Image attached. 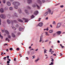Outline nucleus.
<instances>
[{
  "instance_id": "39",
  "label": "nucleus",
  "mask_w": 65,
  "mask_h": 65,
  "mask_svg": "<svg viewBox=\"0 0 65 65\" xmlns=\"http://www.w3.org/2000/svg\"><path fill=\"white\" fill-rule=\"evenodd\" d=\"M54 52V51H52V52H51V54H53Z\"/></svg>"
},
{
  "instance_id": "14",
  "label": "nucleus",
  "mask_w": 65,
  "mask_h": 65,
  "mask_svg": "<svg viewBox=\"0 0 65 65\" xmlns=\"http://www.w3.org/2000/svg\"><path fill=\"white\" fill-rule=\"evenodd\" d=\"M27 2L29 4L31 3L32 2V1L31 0H27Z\"/></svg>"
},
{
  "instance_id": "40",
  "label": "nucleus",
  "mask_w": 65,
  "mask_h": 65,
  "mask_svg": "<svg viewBox=\"0 0 65 65\" xmlns=\"http://www.w3.org/2000/svg\"><path fill=\"white\" fill-rule=\"evenodd\" d=\"M48 40H46L44 42H48Z\"/></svg>"
},
{
  "instance_id": "31",
  "label": "nucleus",
  "mask_w": 65,
  "mask_h": 65,
  "mask_svg": "<svg viewBox=\"0 0 65 65\" xmlns=\"http://www.w3.org/2000/svg\"><path fill=\"white\" fill-rule=\"evenodd\" d=\"M12 28H13L14 29V30H16V28H15V27H14L13 26H12Z\"/></svg>"
},
{
  "instance_id": "48",
  "label": "nucleus",
  "mask_w": 65,
  "mask_h": 65,
  "mask_svg": "<svg viewBox=\"0 0 65 65\" xmlns=\"http://www.w3.org/2000/svg\"><path fill=\"white\" fill-rule=\"evenodd\" d=\"M51 65H53L54 64V63L53 62H51Z\"/></svg>"
},
{
  "instance_id": "17",
  "label": "nucleus",
  "mask_w": 65,
  "mask_h": 65,
  "mask_svg": "<svg viewBox=\"0 0 65 65\" xmlns=\"http://www.w3.org/2000/svg\"><path fill=\"white\" fill-rule=\"evenodd\" d=\"M7 4L8 6H10V3L9 2H7Z\"/></svg>"
},
{
  "instance_id": "43",
  "label": "nucleus",
  "mask_w": 65,
  "mask_h": 65,
  "mask_svg": "<svg viewBox=\"0 0 65 65\" xmlns=\"http://www.w3.org/2000/svg\"><path fill=\"white\" fill-rule=\"evenodd\" d=\"M41 20V18H39V20H38V21H39V22H40V20Z\"/></svg>"
},
{
  "instance_id": "6",
  "label": "nucleus",
  "mask_w": 65,
  "mask_h": 65,
  "mask_svg": "<svg viewBox=\"0 0 65 65\" xmlns=\"http://www.w3.org/2000/svg\"><path fill=\"white\" fill-rule=\"evenodd\" d=\"M38 26L40 27H42L43 25V23H40L38 24Z\"/></svg>"
},
{
  "instance_id": "41",
  "label": "nucleus",
  "mask_w": 65,
  "mask_h": 65,
  "mask_svg": "<svg viewBox=\"0 0 65 65\" xmlns=\"http://www.w3.org/2000/svg\"><path fill=\"white\" fill-rule=\"evenodd\" d=\"M32 58L33 59H35V55H34L32 56Z\"/></svg>"
},
{
  "instance_id": "20",
  "label": "nucleus",
  "mask_w": 65,
  "mask_h": 65,
  "mask_svg": "<svg viewBox=\"0 0 65 65\" xmlns=\"http://www.w3.org/2000/svg\"><path fill=\"white\" fill-rule=\"evenodd\" d=\"M12 36L13 37H15V36L13 34H12Z\"/></svg>"
},
{
  "instance_id": "29",
  "label": "nucleus",
  "mask_w": 65,
  "mask_h": 65,
  "mask_svg": "<svg viewBox=\"0 0 65 65\" xmlns=\"http://www.w3.org/2000/svg\"><path fill=\"white\" fill-rule=\"evenodd\" d=\"M34 15H32L31 16V19H33V18H34Z\"/></svg>"
},
{
  "instance_id": "58",
  "label": "nucleus",
  "mask_w": 65,
  "mask_h": 65,
  "mask_svg": "<svg viewBox=\"0 0 65 65\" xmlns=\"http://www.w3.org/2000/svg\"><path fill=\"white\" fill-rule=\"evenodd\" d=\"M7 58H9V56H7Z\"/></svg>"
},
{
  "instance_id": "47",
  "label": "nucleus",
  "mask_w": 65,
  "mask_h": 65,
  "mask_svg": "<svg viewBox=\"0 0 65 65\" xmlns=\"http://www.w3.org/2000/svg\"><path fill=\"white\" fill-rule=\"evenodd\" d=\"M42 2L43 3H44V2H45V1L44 0H42Z\"/></svg>"
},
{
  "instance_id": "64",
  "label": "nucleus",
  "mask_w": 65,
  "mask_h": 65,
  "mask_svg": "<svg viewBox=\"0 0 65 65\" xmlns=\"http://www.w3.org/2000/svg\"><path fill=\"white\" fill-rule=\"evenodd\" d=\"M27 53H28V54H29L30 53V52H29V51H27Z\"/></svg>"
},
{
  "instance_id": "57",
  "label": "nucleus",
  "mask_w": 65,
  "mask_h": 65,
  "mask_svg": "<svg viewBox=\"0 0 65 65\" xmlns=\"http://www.w3.org/2000/svg\"><path fill=\"white\" fill-rule=\"evenodd\" d=\"M57 42L58 43H60V42L59 40L57 41Z\"/></svg>"
},
{
  "instance_id": "4",
  "label": "nucleus",
  "mask_w": 65,
  "mask_h": 65,
  "mask_svg": "<svg viewBox=\"0 0 65 65\" xmlns=\"http://www.w3.org/2000/svg\"><path fill=\"white\" fill-rule=\"evenodd\" d=\"M0 17L3 19H5L6 18V17L5 15L2 14L0 15Z\"/></svg>"
},
{
  "instance_id": "9",
  "label": "nucleus",
  "mask_w": 65,
  "mask_h": 65,
  "mask_svg": "<svg viewBox=\"0 0 65 65\" xmlns=\"http://www.w3.org/2000/svg\"><path fill=\"white\" fill-rule=\"evenodd\" d=\"M7 59L8 60H8L7 61V64H9V63H10V61H11V60H10V59L9 58H8Z\"/></svg>"
},
{
  "instance_id": "32",
  "label": "nucleus",
  "mask_w": 65,
  "mask_h": 65,
  "mask_svg": "<svg viewBox=\"0 0 65 65\" xmlns=\"http://www.w3.org/2000/svg\"><path fill=\"white\" fill-rule=\"evenodd\" d=\"M60 46H61V47L62 48H63L64 47V46H62V44H60Z\"/></svg>"
},
{
  "instance_id": "36",
  "label": "nucleus",
  "mask_w": 65,
  "mask_h": 65,
  "mask_svg": "<svg viewBox=\"0 0 65 65\" xmlns=\"http://www.w3.org/2000/svg\"><path fill=\"white\" fill-rule=\"evenodd\" d=\"M6 57H5L3 58L4 60H6Z\"/></svg>"
},
{
  "instance_id": "30",
  "label": "nucleus",
  "mask_w": 65,
  "mask_h": 65,
  "mask_svg": "<svg viewBox=\"0 0 65 65\" xmlns=\"http://www.w3.org/2000/svg\"><path fill=\"white\" fill-rule=\"evenodd\" d=\"M63 7L64 6H63V5H61L60 6V7H61V8H63Z\"/></svg>"
},
{
  "instance_id": "42",
  "label": "nucleus",
  "mask_w": 65,
  "mask_h": 65,
  "mask_svg": "<svg viewBox=\"0 0 65 65\" xmlns=\"http://www.w3.org/2000/svg\"><path fill=\"white\" fill-rule=\"evenodd\" d=\"M18 27H19V25H18L17 24L16 25V28H18Z\"/></svg>"
},
{
  "instance_id": "24",
  "label": "nucleus",
  "mask_w": 65,
  "mask_h": 65,
  "mask_svg": "<svg viewBox=\"0 0 65 65\" xmlns=\"http://www.w3.org/2000/svg\"><path fill=\"white\" fill-rule=\"evenodd\" d=\"M13 23H17V21L16 20H14L12 22L11 24H12Z\"/></svg>"
},
{
  "instance_id": "18",
  "label": "nucleus",
  "mask_w": 65,
  "mask_h": 65,
  "mask_svg": "<svg viewBox=\"0 0 65 65\" xmlns=\"http://www.w3.org/2000/svg\"><path fill=\"white\" fill-rule=\"evenodd\" d=\"M5 32H6V34H7L8 35L9 34L8 31L7 30H6L5 31Z\"/></svg>"
},
{
  "instance_id": "44",
  "label": "nucleus",
  "mask_w": 65,
  "mask_h": 65,
  "mask_svg": "<svg viewBox=\"0 0 65 65\" xmlns=\"http://www.w3.org/2000/svg\"><path fill=\"white\" fill-rule=\"evenodd\" d=\"M9 50L12 51V48H10L9 49Z\"/></svg>"
},
{
  "instance_id": "7",
  "label": "nucleus",
  "mask_w": 65,
  "mask_h": 65,
  "mask_svg": "<svg viewBox=\"0 0 65 65\" xmlns=\"http://www.w3.org/2000/svg\"><path fill=\"white\" fill-rule=\"evenodd\" d=\"M23 20H24L25 23H27V22H28V19L23 18Z\"/></svg>"
},
{
  "instance_id": "3",
  "label": "nucleus",
  "mask_w": 65,
  "mask_h": 65,
  "mask_svg": "<svg viewBox=\"0 0 65 65\" xmlns=\"http://www.w3.org/2000/svg\"><path fill=\"white\" fill-rule=\"evenodd\" d=\"M36 5L37 6L38 8V9H39L40 8V7L37 5L35 4H34L32 5V6L33 7H36Z\"/></svg>"
},
{
  "instance_id": "19",
  "label": "nucleus",
  "mask_w": 65,
  "mask_h": 65,
  "mask_svg": "<svg viewBox=\"0 0 65 65\" xmlns=\"http://www.w3.org/2000/svg\"><path fill=\"white\" fill-rule=\"evenodd\" d=\"M18 20L19 22H23V21L22 20H21V19H18Z\"/></svg>"
},
{
  "instance_id": "55",
  "label": "nucleus",
  "mask_w": 65,
  "mask_h": 65,
  "mask_svg": "<svg viewBox=\"0 0 65 65\" xmlns=\"http://www.w3.org/2000/svg\"><path fill=\"white\" fill-rule=\"evenodd\" d=\"M53 24H55V22L54 21L53 22Z\"/></svg>"
},
{
  "instance_id": "56",
  "label": "nucleus",
  "mask_w": 65,
  "mask_h": 65,
  "mask_svg": "<svg viewBox=\"0 0 65 65\" xmlns=\"http://www.w3.org/2000/svg\"><path fill=\"white\" fill-rule=\"evenodd\" d=\"M14 61H16V59H15V58H14Z\"/></svg>"
},
{
  "instance_id": "5",
  "label": "nucleus",
  "mask_w": 65,
  "mask_h": 65,
  "mask_svg": "<svg viewBox=\"0 0 65 65\" xmlns=\"http://www.w3.org/2000/svg\"><path fill=\"white\" fill-rule=\"evenodd\" d=\"M61 23H58L57 24V28H59V27H61Z\"/></svg>"
},
{
  "instance_id": "22",
  "label": "nucleus",
  "mask_w": 65,
  "mask_h": 65,
  "mask_svg": "<svg viewBox=\"0 0 65 65\" xmlns=\"http://www.w3.org/2000/svg\"><path fill=\"white\" fill-rule=\"evenodd\" d=\"M7 22L8 24H10V20H7Z\"/></svg>"
},
{
  "instance_id": "26",
  "label": "nucleus",
  "mask_w": 65,
  "mask_h": 65,
  "mask_svg": "<svg viewBox=\"0 0 65 65\" xmlns=\"http://www.w3.org/2000/svg\"><path fill=\"white\" fill-rule=\"evenodd\" d=\"M18 11L19 12V13H21L22 12V11H21V9H19V10Z\"/></svg>"
},
{
  "instance_id": "63",
  "label": "nucleus",
  "mask_w": 65,
  "mask_h": 65,
  "mask_svg": "<svg viewBox=\"0 0 65 65\" xmlns=\"http://www.w3.org/2000/svg\"><path fill=\"white\" fill-rule=\"evenodd\" d=\"M6 51L7 52H8V51H9L8 49H7Z\"/></svg>"
},
{
  "instance_id": "12",
  "label": "nucleus",
  "mask_w": 65,
  "mask_h": 65,
  "mask_svg": "<svg viewBox=\"0 0 65 65\" xmlns=\"http://www.w3.org/2000/svg\"><path fill=\"white\" fill-rule=\"evenodd\" d=\"M54 32V30H50L49 31V32L50 33H53Z\"/></svg>"
},
{
  "instance_id": "10",
  "label": "nucleus",
  "mask_w": 65,
  "mask_h": 65,
  "mask_svg": "<svg viewBox=\"0 0 65 65\" xmlns=\"http://www.w3.org/2000/svg\"><path fill=\"white\" fill-rule=\"evenodd\" d=\"M57 34L58 35H60L61 33V31H58L57 32Z\"/></svg>"
},
{
  "instance_id": "15",
  "label": "nucleus",
  "mask_w": 65,
  "mask_h": 65,
  "mask_svg": "<svg viewBox=\"0 0 65 65\" xmlns=\"http://www.w3.org/2000/svg\"><path fill=\"white\" fill-rule=\"evenodd\" d=\"M0 11L1 13L3 12V8H2L0 9Z\"/></svg>"
},
{
  "instance_id": "25",
  "label": "nucleus",
  "mask_w": 65,
  "mask_h": 65,
  "mask_svg": "<svg viewBox=\"0 0 65 65\" xmlns=\"http://www.w3.org/2000/svg\"><path fill=\"white\" fill-rule=\"evenodd\" d=\"M45 35H47V36H49V35H48V33L47 32H45Z\"/></svg>"
},
{
  "instance_id": "16",
  "label": "nucleus",
  "mask_w": 65,
  "mask_h": 65,
  "mask_svg": "<svg viewBox=\"0 0 65 65\" xmlns=\"http://www.w3.org/2000/svg\"><path fill=\"white\" fill-rule=\"evenodd\" d=\"M43 37V36H41V37H40V39L39 41L40 42L41 41V39H42V38H43V37Z\"/></svg>"
},
{
  "instance_id": "49",
  "label": "nucleus",
  "mask_w": 65,
  "mask_h": 65,
  "mask_svg": "<svg viewBox=\"0 0 65 65\" xmlns=\"http://www.w3.org/2000/svg\"><path fill=\"white\" fill-rule=\"evenodd\" d=\"M17 50V51H19V50L20 49H19V48H17L16 49Z\"/></svg>"
},
{
  "instance_id": "61",
  "label": "nucleus",
  "mask_w": 65,
  "mask_h": 65,
  "mask_svg": "<svg viewBox=\"0 0 65 65\" xmlns=\"http://www.w3.org/2000/svg\"><path fill=\"white\" fill-rule=\"evenodd\" d=\"M53 56H56V54H53Z\"/></svg>"
},
{
  "instance_id": "53",
  "label": "nucleus",
  "mask_w": 65,
  "mask_h": 65,
  "mask_svg": "<svg viewBox=\"0 0 65 65\" xmlns=\"http://www.w3.org/2000/svg\"><path fill=\"white\" fill-rule=\"evenodd\" d=\"M38 48L36 50H35V51H36V52H38Z\"/></svg>"
},
{
  "instance_id": "51",
  "label": "nucleus",
  "mask_w": 65,
  "mask_h": 65,
  "mask_svg": "<svg viewBox=\"0 0 65 65\" xmlns=\"http://www.w3.org/2000/svg\"><path fill=\"white\" fill-rule=\"evenodd\" d=\"M27 7V8H28L29 9H30L31 8L30 7H29V6Z\"/></svg>"
},
{
  "instance_id": "46",
  "label": "nucleus",
  "mask_w": 65,
  "mask_h": 65,
  "mask_svg": "<svg viewBox=\"0 0 65 65\" xmlns=\"http://www.w3.org/2000/svg\"><path fill=\"white\" fill-rule=\"evenodd\" d=\"M56 35V34H53V36H55V35Z\"/></svg>"
},
{
  "instance_id": "60",
  "label": "nucleus",
  "mask_w": 65,
  "mask_h": 65,
  "mask_svg": "<svg viewBox=\"0 0 65 65\" xmlns=\"http://www.w3.org/2000/svg\"><path fill=\"white\" fill-rule=\"evenodd\" d=\"M48 17H47L45 18V20H48Z\"/></svg>"
},
{
  "instance_id": "34",
  "label": "nucleus",
  "mask_w": 65,
  "mask_h": 65,
  "mask_svg": "<svg viewBox=\"0 0 65 65\" xmlns=\"http://www.w3.org/2000/svg\"><path fill=\"white\" fill-rule=\"evenodd\" d=\"M8 37L9 38H11V37L9 35L8 36Z\"/></svg>"
},
{
  "instance_id": "2",
  "label": "nucleus",
  "mask_w": 65,
  "mask_h": 65,
  "mask_svg": "<svg viewBox=\"0 0 65 65\" xmlns=\"http://www.w3.org/2000/svg\"><path fill=\"white\" fill-rule=\"evenodd\" d=\"M13 4L14 5V7L15 8L17 9L18 7V6L20 5V4L18 2H14L13 3Z\"/></svg>"
},
{
  "instance_id": "21",
  "label": "nucleus",
  "mask_w": 65,
  "mask_h": 65,
  "mask_svg": "<svg viewBox=\"0 0 65 65\" xmlns=\"http://www.w3.org/2000/svg\"><path fill=\"white\" fill-rule=\"evenodd\" d=\"M44 53L45 54V53H47V52H46V51H47V50H46V49H45L44 50Z\"/></svg>"
},
{
  "instance_id": "59",
  "label": "nucleus",
  "mask_w": 65,
  "mask_h": 65,
  "mask_svg": "<svg viewBox=\"0 0 65 65\" xmlns=\"http://www.w3.org/2000/svg\"><path fill=\"white\" fill-rule=\"evenodd\" d=\"M3 54V52H2L1 53V55H2Z\"/></svg>"
},
{
  "instance_id": "38",
  "label": "nucleus",
  "mask_w": 65,
  "mask_h": 65,
  "mask_svg": "<svg viewBox=\"0 0 65 65\" xmlns=\"http://www.w3.org/2000/svg\"><path fill=\"white\" fill-rule=\"evenodd\" d=\"M15 17H17L18 16L17 15V14H16L15 13L14 14Z\"/></svg>"
},
{
  "instance_id": "11",
  "label": "nucleus",
  "mask_w": 65,
  "mask_h": 65,
  "mask_svg": "<svg viewBox=\"0 0 65 65\" xmlns=\"http://www.w3.org/2000/svg\"><path fill=\"white\" fill-rule=\"evenodd\" d=\"M38 11H36L34 12V14L37 15L38 14Z\"/></svg>"
},
{
  "instance_id": "37",
  "label": "nucleus",
  "mask_w": 65,
  "mask_h": 65,
  "mask_svg": "<svg viewBox=\"0 0 65 65\" xmlns=\"http://www.w3.org/2000/svg\"><path fill=\"white\" fill-rule=\"evenodd\" d=\"M3 2L4 3H5V0H3Z\"/></svg>"
},
{
  "instance_id": "28",
  "label": "nucleus",
  "mask_w": 65,
  "mask_h": 65,
  "mask_svg": "<svg viewBox=\"0 0 65 65\" xmlns=\"http://www.w3.org/2000/svg\"><path fill=\"white\" fill-rule=\"evenodd\" d=\"M39 58H38L37 59L35 60V61L36 62H37V61H38L39 60Z\"/></svg>"
},
{
  "instance_id": "35",
  "label": "nucleus",
  "mask_w": 65,
  "mask_h": 65,
  "mask_svg": "<svg viewBox=\"0 0 65 65\" xmlns=\"http://www.w3.org/2000/svg\"><path fill=\"white\" fill-rule=\"evenodd\" d=\"M9 9L11 10H12V8L11 7H10L9 8Z\"/></svg>"
},
{
  "instance_id": "50",
  "label": "nucleus",
  "mask_w": 65,
  "mask_h": 65,
  "mask_svg": "<svg viewBox=\"0 0 65 65\" xmlns=\"http://www.w3.org/2000/svg\"><path fill=\"white\" fill-rule=\"evenodd\" d=\"M51 61L52 62H53V61H54V59H53L52 58Z\"/></svg>"
},
{
  "instance_id": "54",
  "label": "nucleus",
  "mask_w": 65,
  "mask_h": 65,
  "mask_svg": "<svg viewBox=\"0 0 65 65\" xmlns=\"http://www.w3.org/2000/svg\"><path fill=\"white\" fill-rule=\"evenodd\" d=\"M4 45H7V43H5L4 44Z\"/></svg>"
},
{
  "instance_id": "33",
  "label": "nucleus",
  "mask_w": 65,
  "mask_h": 65,
  "mask_svg": "<svg viewBox=\"0 0 65 65\" xmlns=\"http://www.w3.org/2000/svg\"><path fill=\"white\" fill-rule=\"evenodd\" d=\"M52 51V49H50V50L49 51V52H51Z\"/></svg>"
},
{
  "instance_id": "1",
  "label": "nucleus",
  "mask_w": 65,
  "mask_h": 65,
  "mask_svg": "<svg viewBox=\"0 0 65 65\" xmlns=\"http://www.w3.org/2000/svg\"><path fill=\"white\" fill-rule=\"evenodd\" d=\"M48 11L46 12L44 14L45 16H46L48 14V13H50V14H53V11H51V10L50 9H48Z\"/></svg>"
},
{
  "instance_id": "13",
  "label": "nucleus",
  "mask_w": 65,
  "mask_h": 65,
  "mask_svg": "<svg viewBox=\"0 0 65 65\" xmlns=\"http://www.w3.org/2000/svg\"><path fill=\"white\" fill-rule=\"evenodd\" d=\"M23 29V28H22V27H20L19 28V30L20 31H22V30Z\"/></svg>"
},
{
  "instance_id": "45",
  "label": "nucleus",
  "mask_w": 65,
  "mask_h": 65,
  "mask_svg": "<svg viewBox=\"0 0 65 65\" xmlns=\"http://www.w3.org/2000/svg\"><path fill=\"white\" fill-rule=\"evenodd\" d=\"M0 37H1V38H2H2H3V37H2V36L0 34Z\"/></svg>"
},
{
  "instance_id": "62",
  "label": "nucleus",
  "mask_w": 65,
  "mask_h": 65,
  "mask_svg": "<svg viewBox=\"0 0 65 65\" xmlns=\"http://www.w3.org/2000/svg\"><path fill=\"white\" fill-rule=\"evenodd\" d=\"M34 49L33 48H31L30 49V51H32H32H33V50H34Z\"/></svg>"
},
{
  "instance_id": "27",
  "label": "nucleus",
  "mask_w": 65,
  "mask_h": 65,
  "mask_svg": "<svg viewBox=\"0 0 65 65\" xmlns=\"http://www.w3.org/2000/svg\"><path fill=\"white\" fill-rule=\"evenodd\" d=\"M25 12H26L27 14H28V11L27 10H25Z\"/></svg>"
},
{
  "instance_id": "23",
  "label": "nucleus",
  "mask_w": 65,
  "mask_h": 65,
  "mask_svg": "<svg viewBox=\"0 0 65 65\" xmlns=\"http://www.w3.org/2000/svg\"><path fill=\"white\" fill-rule=\"evenodd\" d=\"M6 40H8V42H9L10 40H9L8 39V38H7L6 39Z\"/></svg>"
},
{
  "instance_id": "52",
  "label": "nucleus",
  "mask_w": 65,
  "mask_h": 65,
  "mask_svg": "<svg viewBox=\"0 0 65 65\" xmlns=\"http://www.w3.org/2000/svg\"><path fill=\"white\" fill-rule=\"evenodd\" d=\"M46 31H48V28H47L46 29Z\"/></svg>"
},
{
  "instance_id": "8",
  "label": "nucleus",
  "mask_w": 65,
  "mask_h": 65,
  "mask_svg": "<svg viewBox=\"0 0 65 65\" xmlns=\"http://www.w3.org/2000/svg\"><path fill=\"white\" fill-rule=\"evenodd\" d=\"M37 3H39V4H41V1L40 0H38L37 1Z\"/></svg>"
}]
</instances>
